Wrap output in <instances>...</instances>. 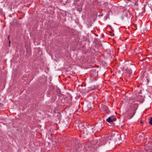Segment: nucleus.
Segmentation results:
<instances>
[{
    "label": "nucleus",
    "instance_id": "nucleus-7",
    "mask_svg": "<svg viewBox=\"0 0 152 152\" xmlns=\"http://www.w3.org/2000/svg\"><path fill=\"white\" fill-rule=\"evenodd\" d=\"M149 124L152 125V117L151 118L149 121Z\"/></svg>",
    "mask_w": 152,
    "mask_h": 152
},
{
    "label": "nucleus",
    "instance_id": "nucleus-15",
    "mask_svg": "<svg viewBox=\"0 0 152 152\" xmlns=\"http://www.w3.org/2000/svg\"><path fill=\"white\" fill-rule=\"evenodd\" d=\"M106 3V4H108V3H107V2Z\"/></svg>",
    "mask_w": 152,
    "mask_h": 152
},
{
    "label": "nucleus",
    "instance_id": "nucleus-14",
    "mask_svg": "<svg viewBox=\"0 0 152 152\" xmlns=\"http://www.w3.org/2000/svg\"><path fill=\"white\" fill-rule=\"evenodd\" d=\"M96 125L95 126V128H96Z\"/></svg>",
    "mask_w": 152,
    "mask_h": 152
},
{
    "label": "nucleus",
    "instance_id": "nucleus-5",
    "mask_svg": "<svg viewBox=\"0 0 152 152\" xmlns=\"http://www.w3.org/2000/svg\"><path fill=\"white\" fill-rule=\"evenodd\" d=\"M106 52H107V53L109 56H110L111 54V51L110 50V48H108V49H107V50L106 51Z\"/></svg>",
    "mask_w": 152,
    "mask_h": 152
},
{
    "label": "nucleus",
    "instance_id": "nucleus-2",
    "mask_svg": "<svg viewBox=\"0 0 152 152\" xmlns=\"http://www.w3.org/2000/svg\"><path fill=\"white\" fill-rule=\"evenodd\" d=\"M86 123L84 122L81 123L79 124L78 126L79 129H83L85 128V124Z\"/></svg>",
    "mask_w": 152,
    "mask_h": 152
},
{
    "label": "nucleus",
    "instance_id": "nucleus-11",
    "mask_svg": "<svg viewBox=\"0 0 152 152\" xmlns=\"http://www.w3.org/2000/svg\"><path fill=\"white\" fill-rule=\"evenodd\" d=\"M102 38H104V34H102Z\"/></svg>",
    "mask_w": 152,
    "mask_h": 152
},
{
    "label": "nucleus",
    "instance_id": "nucleus-4",
    "mask_svg": "<svg viewBox=\"0 0 152 152\" xmlns=\"http://www.w3.org/2000/svg\"><path fill=\"white\" fill-rule=\"evenodd\" d=\"M110 113V110H109L107 106H105V114H107Z\"/></svg>",
    "mask_w": 152,
    "mask_h": 152
},
{
    "label": "nucleus",
    "instance_id": "nucleus-8",
    "mask_svg": "<svg viewBox=\"0 0 152 152\" xmlns=\"http://www.w3.org/2000/svg\"><path fill=\"white\" fill-rule=\"evenodd\" d=\"M110 137V135L109 134V136L108 137V136L107 135V136H105V137H106V139L107 138V137H108V138L109 140H111V137Z\"/></svg>",
    "mask_w": 152,
    "mask_h": 152
},
{
    "label": "nucleus",
    "instance_id": "nucleus-1",
    "mask_svg": "<svg viewBox=\"0 0 152 152\" xmlns=\"http://www.w3.org/2000/svg\"><path fill=\"white\" fill-rule=\"evenodd\" d=\"M124 13L126 17L129 18L130 17L131 14L129 10H126L124 11Z\"/></svg>",
    "mask_w": 152,
    "mask_h": 152
},
{
    "label": "nucleus",
    "instance_id": "nucleus-12",
    "mask_svg": "<svg viewBox=\"0 0 152 152\" xmlns=\"http://www.w3.org/2000/svg\"><path fill=\"white\" fill-rule=\"evenodd\" d=\"M10 37V36L9 35V36H8V39H9Z\"/></svg>",
    "mask_w": 152,
    "mask_h": 152
},
{
    "label": "nucleus",
    "instance_id": "nucleus-10",
    "mask_svg": "<svg viewBox=\"0 0 152 152\" xmlns=\"http://www.w3.org/2000/svg\"><path fill=\"white\" fill-rule=\"evenodd\" d=\"M10 43H11V41H10V40L9 41V46H10Z\"/></svg>",
    "mask_w": 152,
    "mask_h": 152
},
{
    "label": "nucleus",
    "instance_id": "nucleus-9",
    "mask_svg": "<svg viewBox=\"0 0 152 152\" xmlns=\"http://www.w3.org/2000/svg\"><path fill=\"white\" fill-rule=\"evenodd\" d=\"M133 115H132V116H131L130 117V118H131L132 117H133V116H134V114H135V113H134V111L133 112Z\"/></svg>",
    "mask_w": 152,
    "mask_h": 152
},
{
    "label": "nucleus",
    "instance_id": "nucleus-6",
    "mask_svg": "<svg viewBox=\"0 0 152 152\" xmlns=\"http://www.w3.org/2000/svg\"><path fill=\"white\" fill-rule=\"evenodd\" d=\"M145 152H152V149L151 148H147Z\"/></svg>",
    "mask_w": 152,
    "mask_h": 152
},
{
    "label": "nucleus",
    "instance_id": "nucleus-3",
    "mask_svg": "<svg viewBox=\"0 0 152 152\" xmlns=\"http://www.w3.org/2000/svg\"><path fill=\"white\" fill-rule=\"evenodd\" d=\"M116 120V118H113L112 119L111 117H109L106 120L109 123H110L111 122H113L114 121H115Z\"/></svg>",
    "mask_w": 152,
    "mask_h": 152
},
{
    "label": "nucleus",
    "instance_id": "nucleus-13",
    "mask_svg": "<svg viewBox=\"0 0 152 152\" xmlns=\"http://www.w3.org/2000/svg\"><path fill=\"white\" fill-rule=\"evenodd\" d=\"M102 15H103L102 14V15H99V16H102Z\"/></svg>",
    "mask_w": 152,
    "mask_h": 152
}]
</instances>
